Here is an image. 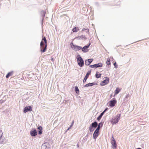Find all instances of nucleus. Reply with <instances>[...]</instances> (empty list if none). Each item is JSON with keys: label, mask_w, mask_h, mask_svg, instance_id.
<instances>
[{"label": "nucleus", "mask_w": 149, "mask_h": 149, "mask_svg": "<svg viewBox=\"0 0 149 149\" xmlns=\"http://www.w3.org/2000/svg\"><path fill=\"white\" fill-rule=\"evenodd\" d=\"M47 41L45 37H43L40 43V51L42 52H45L47 49Z\"/></svg>", "instance_id": "1"}, {"label": "nucleus", "mask_w": 149, "mask_h": 149, "mask_svg": "<svg viewBox=\"0 0 149 149\" xmlns=\"http://www.w3.org/2000/svg\"><path fill=\"white\" fill-rule=\"evenodd\" d=\"M120 115H119L118 116H117L115 117L111 121V123L112 124L116 123H117L120 119Z\"/></svg>", "instance_id": "2"}, {"label": "nucleus", "mask_w": 149, "mask_h": 149, "mask_svg": "<svg viewBox=\"0 0 149 149\" xmlns=\"http://www.w3.org/2000/svg\"><path fill=\"white\" fill-rule=\"evenodd\" d=\"M111 143L112 145V147L113 149H116L117 147V145L116 141L115 140L113 136L112 137V139L111 141Z\"/></svg>", "instance_id": "3"}, {"label": "nucleus", "mask_w": 149, "mask_h": 149, "mask_svg": "<svg viewBox=\"0 0 149 149\" xmlns=\"http://www.w3.org/2000/svg\"><path fill=\"white\" fill-rule=\"evenodd\" d=\"M77 59L78 64L79 65H83L84 64V61L81 57L79 56L77 57Z\"/></svg>", "instance_id": "4"}, {"label": "nucleus", "mask_w": 149, "mask_h": 149, "mask_svg": "<svg viewBox=\"0 0 149 149\" xmlns=\"http://www.w3.org/2000/svg\"><path fill=\"white\" fill-rule=\"evenodd\" d=\"M30 134L32 136H36L37 134V132L35 129H33L30 132Z\"/></svg>", "instance_id": "5"}, {"label": "nucleus", "mask_w": 149, "mask_h": 149, "mask_svg": "<svg viewBox=\"0 0 149 149\" xmlns=\"http://www.w3.org/2000/svg\"><path fill=\"white\" fill-rule=\"evenodd\" d=\"M109 81V79L108 78H106V79L102 81L101 83V84L102 86H104L107 84Z\"/></svg>", "instance_id": "6"}, {"label": "nucleus", "mask_w": 149, "mask_h": 149, "mask_svg": "<svg viewBox=\"0 0 149 149\" xmlns=\"http://www.w3.org/2000/svg\"><path fill=\"white\" fill-rule=\"evenodd\" d=\"M32 107L31 106L26 107L24 109L23 111L26 113L28 111H32Z\"/></svg>", "instance_id": "7"}, {"label": "nucleus", "mask_w": 149, "mask_h": 149, "mask_svg": "<svg viewBox=\"0 0 149 149\" xmlns=\"http://www.w3.org/2000/svg\"><path fill=\"white\" fill-rule=\"evenodd\" d=\"M93 60L92 59H89L86 60L85 61V64L86 65H89L93 61Z\"/></svg>", "instance_id": "8"}, {"label": "nucleus", "mask_w": 149, "mask_h": 149, "mask_svg": "<svg viewBox=\"0 0 149 149\" xmlns=\"http://www.w3.org/2000/svg\"><path fill=\"white\" fill-rule=\"evenodd\" d=\"M116 103V100H113L110 101L109 105L111 107H114L115 106V104Z\"/></svg>", "instance_id": "9"}, {"label": "nucleus", "mask_w": 149, "mask_h": 149, "mask_svg": "<svg viewBox=\"0 0 149 149\" xmlns=\"http://www.w3.org/2000/svg\"><path fill=\"white\" fill-rule=\"evenodd\" d=\"M90 45V44H89L88 45L85 46L82 49V51L84 52H87L86 50H87V49L89 47Z\"/></svg>", "instance_id": "10"}, {"label": "nucleus", "mask_w": 149, "mask_h": 149, "mask_svg": "<svg viewBox=\"0 0 149 149\" xmlns=\"http://www.w3.org/2000/svg\"><path fill=\"white\" fill-rule=\"evenodd\" d=\"M14 73V71H12L8 72L6 76V77L7 78H9V77L13 75Z\"/></svg>", "instance_id": "11"}, {"label": "nucleus", "mask_w": 149, "mask_h": 149, "mask_svg": "<svg viewBox=\"0 0 149 149\" xmlns=\"http://www.w3.org/2000/svg\"><path fill=\"white\" fill-rule=\"evenodd\" d=\"M38 130H39V131L38 132H38L39 134H42V127L41 126H40L38 127Z\"/></svg>", "instance_id": "12"}, {"label": "nucleus", "mask_w": 149, "mask_h": 149, "mask_svg": "<svg viewBox=\"0 0 149 149\" xmlns=\"http://www.w3.org/2000/svg\"><path fill=\"white\" fill-rule=\"evenodd\" d=\"M111 64H113V65H116V63L115 61V60L113 58H111Z\"/></svg>", "instance_id": "13"}, {"label": "nucleus", "mask_w": 149, "mask_h": 149, "mask_svg": "<svg viewBox=\"0 0 149 149\" xmlns=\"http://www.w3.org/2000/svg\"><path fill=\"white\" fill-rule=\"evenodd\" d=\"M120 91L121 89H119L118 88H117L115 92L114 95L118 93Z\"/></svg>", "instance_id": "14"}, {"label": "nucleus", "mask_w": 149, "mask_h": 149, "mask_svg": "<svg viewBox=\"0 0 149 149\" xmlns=\"http://www.w3.org/2000/svg\"><path fill=\"white\" fill-rule=\"evenodd\" d=\"M93 127H96L97 125V123L96 122H94L92 123L91 125Z\"/></svg>", "instance_id": "15"}, {"label": "nucleus", "mask_w": 149, "mask_h": 149, "mask_svg": "<svg viewBox=\"0 0 149 149\" xmlns=\"http://www.w3.org/2000/svg\"><path fill=\"white\" fill-rule=\"evenodd\" d=\"M111 58H108L107 59L106 61V63L107 65H109L110 64H111Z\"/></svg>", "instance_id": "16"}, {"label": "nucleus", "mask_w": 149, "mask_h": 149, "mask_svg": "<svg viewBox=\"0 0 149 149\" xmlns=\"http://www.w3.org/2000/svg\"><path fill=\"white\" fill-rule=\"evenodd\" d=\"M91 71L90 70L89 71H88V72L86 74V75L85 77L84 78H86V79H87L89 75L91 74Z\"/></svg>", "instance_id": "17"}, {"label": "nucleus", "mask_w": 149, "mask_h": 149, "mask_svg": "<svg viewBox=\"0 0 149 149\" xmlns=\"http://www.w3.org/2000/svg\"><path fill=\"white\" fill-rule=\"evenodd\" d=\"M99 135V134H96L95 133H94L93 134V138L95 139L97 138V137Z\"/></svg>", "instance_id": "18"}, {"label": "nucleus", "mask_w": 149, "mask_h": 149, "mask_svg": "<svg viewBox=\"0 0 149 149\" xmlns=\"http://www.w3.org/2000/svg\"><path fill=\"white\" fill-rule=\"evenodd\" d=\"M82 31L83 32H86L87 33H89V29L88 28L86 29H82Z\"/></svg>", "instance_id": "19"}, {"label": "nucleus", "mask_w": 149, "mask_h": 149, "mask_svg": "<svg viewBox=\"0 0 149 149\" xmlns=\"http://www.w3.org/2000/svg\"><path fill=\"white\" fill-rule=\"evenodd\" d=\"M81 49V47L78 46H75V50L76 51H78L80 50Z\"/></svg>", "instance_id": "20"}, {"label": "nucleus", "mask_w": 149, "mask_h": 149, "mask_svg": "<svg viewBox=\"0 0 149 149\" xmlns=\"http://www.w3.org/2000/svg\"><path fill=\"white\" fill-rule=\"evenodd\" d=\"M104 114V113H102L100 115L97 117V119L98 120H100L101 119Z\"/></svg>", "instance_id": "21"}, {"label": "nucleus", "mask_w": 149, "mask_h": 149, "mask_svg": "<svg viewBox=\"0 0 149 149\" xmlns=\"http://www.w3.org/2000/svg\"><path fill=\"white\" fill-rule=\"evenodd\" d=\"M93 85V83H89L86 85L84 86V87H88L90 86H92Z\"/></svg>", "instance_id": "22"}, {"label": "nucleus", "mask_w": 149, "mask_h": 149, "mask_svg": "<svg viewBox=\"0 0 149 149\" xmlns=\"http://www.w3.org/2000/svg\"><path fill=\"white\" fill-rule=\"evenodd\" d=\"M75 91L78 94L79 93V90L77 86H75Z\"/></svg>", "instance_id": "23"}, {"label": "nucleus", "mask_w": 149, "mask_h": 149, "mask_svg": "<svg viewBox=\"0 0 149 149\" xmlns=\"http://www.w3.org/2000/svg\"><path fill=\"white\" fill-rule=\"evenodd\" d=\"M93 127L91 125L89 127V129L90 132H92L93 131L94 129H93Z\"/></svg>", "instance_id": "24"}, {"label": "nucleus", "mask_w": 149, "mask_h": 149, "mask_svg": "<svg viewBox=\"0 0 149 149\" xmlns=\"http://www.w3.org/2000/svg\"><path fill=\"white\" fill-rule=\"evenodd\" d=\"M102 66H90V67L92 68H97V67H101Z\"/></svg>", "instance_id": "25"}, {"label": "nucleus", "mask_w": 149, "mask_h": 149, "mask_svg": "<svg viewBox=\"0 0 149 149\" xmlns=\"http://www.w3.org/2000/svg\"><path fill=\"white\" fill-rule=\"evenodd\" d=\"M3 135V133L2 130H0V139H1Z\"/></svg>", "instance_id": "26"}, {"label": "nucleus", "mask_w": 149, "mask_h": 149, "mask_svg": "<svg viewBox=\"0 0 149 149\" xmlns=\"http://www.w3.org/2000/svg\"><path fill=\"white\" fill-rule=\"evenodd\" d=\"M101 74H96V77L97 78H100L101 77Z\"/></svg>", "instance_id": "27"}, {"label": "nucleus", "mask_w": 149, "mask_h": 149, "mask_svg": "<svg viewBox=\"0 0 149 149\" xmlns=\"http://www.w3.org/2000/svg\"><path fill=\"white\" fill-rule=\"evenodd\" d=\"M103 125V123H99L98 125V126L100 127H101Z\"/></svg>", "instance_id": "28"}, {"label": "nucleus", "mask_w": 149, "mask_h": 149, "mask_svg": "<svg viewBox=\"0 0 149 149\" xmlns=\"http://www.w3.org/2000/svg\"><path fill=\"white\" fill-rule=\"evenodd\" d=\"M70 45L72 48H74V45L72 43L70 44Z\"/></svg>", "instance_id": "29"}, {"label": "nucleus", "mask_w": 149, "mask_h": 149, "mask_svg": "<svg viewBox=\"0 0 149 149\" xmlns=\"http://www.w3.org/2000/svg\"><path fill=\"white\" fill-rule=\"evenodd\" d=\"M79 30V28L77 27H75V32L78 31Z\"/></svg>", "instance_id": "30"}, {"label": "nucleus", "mask_w": 149, "mask_h": 149, "mask_svg": "<svg viewBox=\"0 0 149 149\" xmlns=\"http://www.w3.org/2000/svg\"><path fill=\"white\" fill-rule=\"evenodd\" d=\"M5 141V138L3 140V141L0 142V144L3 143L4 142V141Z\"/></svg>", "instance_id": "31"}, {"label": "nucleus", "mask_w": 149, "mask_h": 149, "mask_svg": "<svg viewBox=\"0 0 149 149\" xmlns=\"http://www.w3.org/2000/svg\"><path fill=\"white\" fill-rule=\"evenodd\" d=\"M99 130H95V131L94 133H95L96 134H97V133L99 134Z\"/></svg>", "instance_id": "32"}, {"label": "nucleus", "mask_w": 149, "mask_h": 149, "mask_svg": "<svg viewBox=\"0 0 149 149\" xmlns=\"http://www.w3.org/2000/svg\"><path fill=\"white\" fill-rule=\"evenodd\" d=\"M108 108H107V107L102 112L103 113H104L105 112V111L108 110Z\"/></svg>", "instance_id": "33"}, {"label": "nucleus", "mask_w": 149, "mask_h": 149, "mask_svg": "<svg viewBox=\"0 0 149 149\" xmlns=\"http://www.w3.org/2000/svg\"><path fill=\"white\" fill-rule=\"evenodd\" d=\"M100 127L98 126V127H97V129H96V130H99L100 129Z\"/></svg>", "instance_id": "34"}, {"label": "nucleus", "mask_w": 149, "mask_h": 149, "mask_svg": "<svg viewBox=\"0 0 149 149\" xmlns=\"http://www.w3.org/2000/svg\"><path fill=\"white\" fill-rule=\"evenodd\" d=\"M86 80H87V79H86V78H84V80H83V82H85L86 81Z\"/></svg>", "instance_id": "35"}, {"label": "nucleus", "mask_w": 149, "mask_h": 149, "mask_svg": "<svg viewBox=\"0 0 149 149\" xmlns=\"http://www.w3.org/2000/svg\"><path fill=\"white\" fill-rule=\"evenodd\" d=\"M99 65V64H95L94 65Z\"/></svg>", "instance_id": "36"}, {"label": "nucleus", "mask_w": 149, "mask_h": 149, "mask_svg": "<svg viewBox=\"0 0 149 149\" xmlns=\"http://www.w3.org/2000/svg\"><path fill=\"white\" fill-rule=\"evenodd\" d=\"M72 31L73 32H74V28H73L72 29Z\"/></svg>", "instance_id": "37"}, {"label": "nucleus", "mask_w": 149, "mask_h": 149, "mask_svg": "<svg viewBox=\"0 0 149 149\" xmlns=\"http://www.w3.org/2000/svg\"><path fill=\"white\" fill-rule=\"evenodd\" d=\"M73 123H74V121H73L72 122V125L70 126V127H71L72 125H73Z\"/></svg>", "instance_id": "38"}, {"label": "nucleus", "mask_w": 149, "mask_h": 149, "mask_svg": "<svg viewBox=\"0 0 149 149\" xmlns=\"http://www.w3.org/2000/svg\"><path fill=\"white\" fill-rule=\"evenodd\" d=\"M70 128V127H69V128L67 130H68Z\"/></svg>", "instance_id": "39"}, {"label": "nucleus", "mask_w": 149, "mask_h": 149, "mask_svg": "<svg viewBox=\"0 0 149 149\" xmlns=\"http://www.w3.org/2000/svg\"><path fill=\"white\" fill-rule=\"evenodd\" d=\"M137 149H141V148H137Z\"/></svg>", "instance_id": "40"}, {"label": "nucleus", "mask_w": 149, "mask_h": 149, "mask_svg": "<svg viewBox=\"0 0 149 149\" xmlns=\"http://www.w3.org/2000/svg\"><path fill=\"white\" fill-rule=\"evenodd\" d=\"M110 97H112V95H111V96H110Z\"/></svg>", "instance_id": "41"}, {"label": "nucleus", "mask_w": 149, "mask_h": 149, "mask_svg": "<svg viewBox=\"0 0 149 149\" xmlns=\"http://www.w3.org/2000/svg\"><path fill=\"white\" fill-rule=\"evenodd\" d=\"M116 66H115V67L116 68H117V67H116Z\"/></svg>", "instance_id": "42"}]
</instances>
